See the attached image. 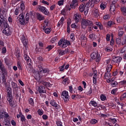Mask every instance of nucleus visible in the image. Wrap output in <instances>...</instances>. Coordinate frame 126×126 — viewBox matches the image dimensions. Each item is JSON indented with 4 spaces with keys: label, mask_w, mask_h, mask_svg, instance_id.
Returning <instances> with one entry per match:
<instances>
[{
    "label": "nucleus",
    "mask_w": 126,
    "mask_h": 126,
    "mask_svg": "<svg viewBox=\"0 0 126 126\" xmlns=\"http://www.w3.org/2000/svg\"><path fill=\"white\" fill-rule=\"evenodd\" d=\"M122 45L124 46V45H126V35L124 36V39H123V41L122 42Z\"/></svg>",
    "instance_id": "obj_64"
},
{
    "label": "nucleus",
    "mask_w": 126,
    "mask_h": 126,
    "mask_svg": "<svg viewBox=\"0 0 126 126\" xmlns=\"http://www.w3.org/2000/svg\"><path fill=\"white\" fill-rule=\"evenodd\" d=\"M42 29L43 31L45 32V33H46V34H50L51 33V32L52 31V29L51 28H46V26H43Z\"/></svg>",
    "instance_id": "obj_24"
},
{
    "label": "nucleus",
    "mask_w": 126,
    "mask_h": 126,
    "mask_svg": "<svg viewBox=\"0 0 126 126\" xmlns=\"http://www.w3.org/2000/svg\"><path fill=\"white\" fill-rule=\"evenodd\" d=\"M21 122H22V123H24V122H26V118H25V116L22 115L21 116Z\"/></svg>",
    "instance_id": "obj_53"
},
{
    "label": "nucleus",
    "mask_w": 126,
    "mask_h": 126,
    "mask_svg": "<svg viewBox=\"0 0 126 126\" xmlns=\"http://www.w3.org/2000/svg\"><path fill=\"white\" fill-rule=\"evenodd\" d=\"M64 66H65V64H63L62 66L59 67L60 71H63L64 70Z\"/></svg>",
    "instance_id": "obj_56"
},
{
    "label": "nucleus",
    "mask_w": 126,
    "mask_h": 126,
    "mask_svg": "<svg viewBox=\"0 0 126 126\" xmlns=\"http://www.w3.org/2000/svg\"><path fill=\"white\" fill-rule=\"evenodd\" d=\"M89 10V6L85 5V4H82L79 7V11L80 12H84L85 15H87Z\"/></svg>",
    "instance_id": "obj_6"
},
{
    "label": "nucleus",
    "mask_w": 126,
    "mask_h": 126,
    "mask_svg": "<svg viewBox=\"0 0 126 126\" xmlns=\"http://www.w3.org/2000/svg\"><path fill=\"white\" fill-rule=\"evenodd\" d=\"M119 84H120V85H124L126 86V80H124L123 81H121L119 82Z\"/></svg>",
    "instance_id": "obj_55"
},
{
    "label": "nucleus",
    "mask_w": 126,
    "mask_h": 126,
    "mask_svg": "<svg viewBox=\"0 0 126 126\" xmlns=\"http://www.w3.org/2000/svg\"><path fill=\"white\" fill-rule=\"evenodd\" d=\"M59 54L60 56H63V55H64V54L65 53H64V51L63 50H59Z\"/></svg>",
    "instance_id": "obj_61"
},
{
    "label": "nucleus",
    "mask_w": 126,
    "mask_h": 126,
    "mask_svg": "<svg viewBox=\"0 0 126 126\" xmlns=\"http://www.w3.org/2000/svg\"><path fill=\"white\" fill-rule=\"evenodd\" d=\"M116 102L117 105H119V106H121V109L123 110L124 107H125L126 106L125 104H124L123 102H120V101L118 99H116Z\"/></svg>",
    "instance_id": "obj_31"
},
{
    "label": "nucleus",
    "mask_w": 126,
    "mask_h": 126,
    "mask_svg": "<svg viewBox=\"0 0 126 126\" xmlns=\"http://www.w3.org/2000/svg\"><path fill=\"white\" fill-rule=\"evenodd\" d=\"M38 67V74L39 76V77H42V76H44V74L45 73H49L50 72V70L47 68H43V66H41V65H37Z\"/></svg>",
    "instance_id": "obj_1"
},
{
    "label": "nucleus",
    "mask_w": 126,
    "mask_h": 126,
    "mask_svg": "<svg viewBox=\"0 0 126 126\" xmlns=\"http://www.w3.org/2000/svg\"><path fill=\"white\" fill-rule=\"evenodd\" d=\"M123 35H124V31H119L118 32V36L119 37H122V36H123Z\"/></svg>",
    "instance_id": "obj_63"
},
{
    "label": "nucleus",
    "mask_w": 126,
    "mask_h": 126,
    "mask_svg": "<svg viewBox=\"0 0 126 126\" xmlns=\"http://www.w3.org/2000/svg\"><path fill=\"white\" fill-rule=\"evenodd\" d=\"M91 58L92 60H95V62L98 63H99L101 61V56L98 51L92 53L91 54Z\"/></svg>",
    "instance_id": "obj_4"
},
{
    "label": "nucleus",
    "mask_w": 126,
    "mask_h": 126,
    "mask_svg": "<svg viewBox=\"0 0 126 126\" xmlns=\"http://www.w3.org/2000/svg\"><path fill=\"white\" fill-rule=\"evenodd\" d=\"M50 104L52 106V107H54L56 109V110H61L62 109V107H61V105H60L59 104L57 103V101L55 100V99H52L50 101Z\"/></svg>",
    "instance_id": "obj_12"
},
{
    "label": "nucleus",
    "mask_w": 126,
    "mask_h": 126,
    "mask_svg": "<svg viewBox=\"0 0 126 126\" xmlns=\"http://www.w3.org/2000/svg\"><path fill=\"white\" fill-rule=\"evenodd\" d=\"M63 122H62L61 120H58L56 121V125L57 126H63Z\"/></svg>",
    "instance_id": "obj_50"
},
{
    "label": "nucleus",
    "mask_w": 126,
    "mask_h": 126,
    "mask_svg": "<svg viewBox=\"0 0 126 126\" xmlns=\"http://www.w3.org/2000/svg\"><path fill=\"white\" fill-rule=\"evenodd\" d=\"M58 45L62 48H66L68 46H71V43L70 41L65 39H61L58 42Z\"/></svg>",
    "instance_id": "obj_3"
},
{
    "label": "nucleus",
    "mask_w": 126,
    "mask_h": 126,
    "mask_svg": "<svg viewBox=\"0 0 126 126\" xmlns=\"http://www.w3.org/2000/svg\"><path fill=\"white\" fill-rule=\"evenodd\" d=\"M115 24H116L115 22L112 21H109L107 23V26H108V27H112V26H114V25H115Z\"/></svg>",
    "instance_id": "obj_33"
},
{
    "label": "nucleus",
    "mask_w": 126,
    "mask_h": 126,
    "mask_svg": "<svg viewBox=\"0 0 126 126\" xmlns=\"http://www.w3.org/2000/svg\"><path fill=\"white\" fill-rule=\"evenodd\" d=\"M29 104L31 105V106H34V99L32 97H30L28 98Z\"/></svg>",
    "instance_id": "obj_34"
},
{
    "label": "nucleus",
    "mask_w": 126,
    "mask_h": 126,
    "mask_svg": "<svg viewBox=\"0 0 126 126\" xmlns=\"http://www.w3.org/2000/svg\"><path fill=\"white\" fill-rule=\"evenodd\" d=\"M6 99L9 102V105L11 108H13L15 105V102H14V100H13V96H9L6 97Z\"/></svg>",
    "instance_id": "obj_16"
},
{
    "label": "nucleus",
    "mask_w": 126,
    "mask_h": 126,
    "mask_svg": "<svg viewBox=\"0 0 126 126\" xmlns=\"http://www.w3.org/2000/svg\"><path fill=\"white\" fill-rule=\"evenodd\" d=\"M48 79H49V78H46L45 79V81H44L43 82V85L46 87H52V86H53V84H50V82H46L48 81Z\"/></svg>",
    "instance_id": "obj_25"
},
{
    "label": "nucleus",
    "mask_w": 126,
    "mask_h": 126,
    "mask_svg": "<svg viewBox=\"0 0 126 126\" xmlns=\"http://www.w3.org/2000/svg\"><path fill=\"white\" fill-rule=\"evenodd\" d=\"M110 38H111V35L110 34H107L106 39V41H107V42L110 41Z\"/></svg>",
    "instance_id": "obj_59"
},
{
    "label": "nucleus",
    "mask_w": 126,
    "mask_h": 126,
    "mask_svg": "<svg viewBox=\"0 0 126 126\" xmlns=\"http://www.w3.org/2000/svg\"><path fill=\"white\" fill-rule=\"evenodd\" d=\"M57 40H58V37L57 36H55L51 39V43H54L55 42L57 41Z\"/></svg>",
    "instance_id": "obj_57"
},
{
    "label": "nucleus",
    "mask_w": 126,
    "mask_h": 126,
    "mask_svg": "<svg viewBox=\"0 0 126 126\" xmlns=\"http://www.w3.org/2000/svg\"><path fill=\"white\" fill-rule=\"evenodd\" d=\"M17 66L18 68L19 69V70H22V65L21 64V62L18 61L17 62Z\"/></svg>",
    "instance_id": "obj_44"
},
{
    "label": "nucleus",
    "mask_w": 126,
    "mask_h": 126,
    "mask_svg": "<svg viewBox=\"0 0 126 126\" xmlns=\"http://www.w3.org/2000/svg\"><path fill=\"white\" fill-rule=\"evenodd\" d=\"M105 51L107 53H111V52H113V49L107 47L105 49Z\"/></svg>",
    "instance_id": "obj_54"
},
{
    "label": "nucleus",
    "mask_w": 126,
    "mask_h": 126,
    "mask_svg": "<svg viewBox=\"0 0 126 126\" xmlns=\"http://www.w3.org/2000/svg\"><path fill=\"white\" fill-rule=\"evenodd\" d=\"M38 63L39 64H41V65H43L42 62L44 61V60L43 59V57H42L41 56H39L38 58Z\"/></svg>",
    "instance_id": "obj_43"
},
{
    "label": "nucleus",
    "mask_w": 126,
    "mask_h": 126,
    "mask_svg": "<svg viewBox=\"0 0 126 126\" xmlns=\"http://www.w3.org/2000/svg\"><path fill=\"white\" fill-rule=\"evenodd\" d=\"M24 9H25V5L24 4V3H22L20 5V10L23 11Z\"/></svg>",
    "instance_id": "obj_51"
},
{
    "label": "nucleus",
    "mask_w": 126,
    "mask_h": 126,
    "mask_svg": "<svg viewBox=\"0 0 126 126\" xmlns=\"http://www.w3.org/2000/svg\"><path fill=\"white\" fill-rule=\"evenodd\" d=\"M64 2V0H60L59 1H58V5L61 6V5H63Z\"/></svg>",
    "instance_id": "obj_52"
},
{
    "label": "nucleus",
    "mask_w": 126,
    "mask_h": 126,
    "mask_svg": "<svg viewBox=\"0 0 126 126\" xmlns=\"http://www.w3.org/2000/svg\"><path fill=\"white\" fill-rule=\"evenodd\" d=\"M70 39L72 40V42H73V41H74V40H75V38L74 37V33H71L70 34Z\"/></svg>",
    "instance_id": "obj_60"
},
{
    "label": "nucleus",
    "mask_w": 126,
    "mask_h": 126,
    "mask_svg": "<svg viewBox=\"0 0 126 126\" xmlns=\"http://www.w3.org/2000/svg\"><path fill=\"white\" fill-rule=\"evenodd\" d=\"M122 60L123 58H122L121 57L112 56V60L111 61V64H115V63H120L122 62Z\"/></svg>",
    "instance_id": "obj_13"
},
{
    "label": "nucleus",
    "mask_w": 126,
    "mask_h": 126,
    "mask_svg": "<svg viewBox=\"0 0 126 126\" xmlns=\"http://www.w3.org/2000/svg\"><path fill=\"white\" fill-rule=\"evenodd\" d=\"M4 61L6 65H8V64H9V58H8V57H6L4 58Z\"/></svg>",
    "instance_id": "obj_40"
},
{
    "label": "nucleus",
    "mask_w": 126,
    "mask_h": 126,
    "mask_svg": "<svg viewBox=\"0 0 126 126\" xmlns=\"http://www.w3.org/2000/svg\"><path fill=\"white\" fill-rule=\"evenodd\" d=\"M94 3H95V2H94L93 1H92V2H88V3H87L88 5H88L89 8V7H94Z\"/></svg>",
    "instance_id": "obj_49"
},
{
    "label": "nucleus",
    "mask_w": 126,
    "mask_h": 126,
    "mask_svg": "<svg viewBox=\"0 0 126 126\" xmlns=\"http://www.w3.org/2000/svg\"><path fill=\"white\" fill-rule=\"evenodd\" d=\"M21 41L26 50L28 48V40L26 39L24 35H22L21 37Z\"/></svg>",
    "instance_id": "obj_15"
},
{
    "label": "nucleus",
    "mask_w": 126,
    "mask_h": 126,
    "mask_svg": "<svg viewBox=\"0 0 126 126\" xmlns=\"http://www.w3.org/2000/svg\"><path fill=\"white\" fill-rule=\"evenodd\" d=\"M1 54H6V47H4L2 48Z\"/></svg>",
    "instance_id": "obj_58"
},
{
    "label": "nucleus",
    "mask_w": 126,
    "mask_h": 126,
    "mask_svg": "<svg viewBox=\"0 0 126 126\" xmlns=\"http://www.w3.org/2000/svg\"><path fill=\"white\" fill-rule=\"evenodd\" d=\"M110 84L112 87H117V86L119 85V83L117 82L116 81H114L111 82V83H110Z\"/></svg>",
    "instance_id": "obj_35"
},
{
    "label": "nucleus",
    "mask_w": 126,
    "mask_h": 126,
    "mask_svg": "<svg viewBox=\"0 0 126 126\" xmlns=\"http://www.w3.org/2000/svg\"><path fill=\"white\" fill-rule=\"evenodd\" d=\"M125 20H126V18L124 16H120L117 18L118 23H123Z\"/></svg>",
    "instance_id": "obj_21"
},
{
    "label": "nucleus",
    "mask_w": 126,
    "mask_h": 126,
    "mask_svg": "<svg viewBox=\"0 0 126 126\" xmlns=\"http://www.w3.org/2000/svg\"><path fill=\"white\" fill-rule=\"evenodd\" d=\"M5 118L6 120H8V118H9V115L8 113L6 112H2L0 113V119Z\"/></svg>",
    "instance_id": "obj_18"
},
{
    "label": "nucleus",
    "mask_w": 126,
    "mask_h": 126,
    "mask_svg": "<svg viewBox=\"0 0 126 126\" xmlns=\"http://www.w3.org/2000/svg\"><path fill=\"white\" fill-rule=\"evenodd\" d=\"M65 8L66 10H71V8H75L74 7H72L71 6V3H70V4H67L66 5Z\"/></svg>",
    "instance_id": "obj_41"
},
{
    "label": "nucleus",
    "mask_w": 126,
    "mask_h": 126,
    "mask_svg": "<svg viewBox=\"0 0 126 126\" xmlns=\"http://www.w3.org/2000/svg\"><path fill=\"white\" fill-rule=\"evenodd\" d=\"M107 4L105 2H102L100 4V8L101 9V10H104L105 8L107 7V5H106Z\"/></svg>",
    "instance_id": "obj_30"
},
{
    "label": "nucleus",
    "mask_w": 126,
    "mask_h": 126,
    "mask_svg": "<svg viewBox=\"0 0 126 126\" xmlns=\"http://www.w3.org/2000/svg\"><path fill=\"white\" fill-rule=\"evenodd\" d=\"M71 6L72 7H76L77 5H78V0H72L70 2Z\"/></svg>",
    "instance_id": "obj_27"
},
{
    "label": "nucleus",
    "mask_w": 126,
    "mask_h": 126,
    "mask_svg": "<svg viewBox=\"0 0 126 126\" xmlns=\"http://www.w3.org/2000/svg\"><path fill=\"white\" fill-rule=\"evenodd\" d=\"M62 97L64 100V101L66 103L69 102V101H70V96H69V94H68V92L67 91H63L62 93Z\"/></svg>",
    "instance_id": "obj_8"
},
{
    "label": "nucleus",
    "mask_w": 126,
    "mask_h": 126,
    "mask_svg": "<svg viewBox=\"0 0 126 126\" xmlns=\"http://www.w3.org/2000/svg\"><path fill=\"white\" fill-rule=\"evenodd\" d=\"M36 16L37 20H38L39 21H42L43 20H45V17L43 15L40 14L38 12L36 13Z\"/></svg>",
    "instance_id": "obj_20"
},
{
    "label": "nucleus",
    "mask_w": 126,
    "mask_h": 126,
    "mask_svg": "<svg viewBox=\"0 0 126 126\" xmlns=\"http://www.w3.org/2000/svg\"><path fill=\"white\" fill-rule=\"evenodd\" d=\"M37 91H38L39 94L41 93L47 94V91H46V88L44 86H40L38 87Z\"/></svg>",
    "instance_id": "obj_17"
},
{
    "label": "nucleus",
    "mask_w": 126,
    "mask_h": 126,
    "mask_svg": "<svg viewBox=\"0 0 126 126\" xmlns=\"http://www.w3.org/2000/svg\"><path fill=\"white\" fill-rule=\"evenodd\" d=\"M93 26V22L92 21L88 20L83 19L81 22V27L83 29H85L87 26Z\"/></svg>",
    "instance_id": "obj_5"
},
{
    "label": "nucleus",
    "mask_w": 126,
    "mask_h": 126,
    "mask_svg": "<svg viewBox=\"0 0 126 126\" xmlns=\"http://www.w3.org/2000/svg\"><path fill=\"white\" fill-rule=\"evenodd\" d=\"M4 29L2 31V33L4 34V35H6V36H10L11 34H12V31L11 30V29H10V27H9V25L8 24V26H4Z\"/></svg>",
    "instance_id": "obj_9"
},
{
    "label": "nucleus",
    "mask_w": 126,
    "mask_h": 126,
    "mask_svg": "<svg viewBox=\"0 0 126 126\" xmlns=\"http://www.w3.org/2000/svg\"><path fill=\"white\" fill-rule=\"evenodd\" d=\"M126 93H125L120 96V100L123 101L124 99H126Z\"/></svg>",
    "instance_id": "obj_46"
},
{
    "label": "nucleus",
    "mask_w": 126,
    "mask_h": 126,
    "mask_svg": "<svg viewBox=\"0 0 126 126\" xmlns=\"http://www.w3.org/2000/svg\"><path fill=\"white\" fill-rule=\"evenodd\" d=\"M11 85L13 92H17V91H18V86L16 83L14 82H11Z\"/></svg>",
    "instance_id": "obj_19"
},
{
    "label": "nucleus",
    "mask_w": 126,
    "mask_h": 126,
    "mask_svg": "<svg viewBox=\"0 0 126 126\" xmlns=\"http://www.w3.org/2000/svg\"><path fill=\"white\" fill-rule=\"evenodd\" d=\"M54 45H48L47 47L45 48L44 51H43L44 54H47V52H50L51 50H53L54 49Z\"/></svg>",
    "instance_id": "obj_23"
},
{
    "label": "nucleus",
    "mask_w": 126,
    "mask_h": 126,
    "mask_svg": "<svg viewBox=\"0 0 126 126\" xmlns=\"http://www.w3.org/2000/svg\"><path fill=\"white\" fill-rule=\"evenodd\" d=\"M11 90L12 89L10 87H8L6 88V92H7V96L6 98L8 97H12V93L11 92Z\"/></svg>",
    "instance_id": "obj_22"
},
{
    "label": "nucleus",
    "mask_w": 126,
    "mask_h": 126,
    "mask_svg": "<svg viewBox=\"0 0 126 126\" xmlns=\"http://www.w3.org/2000/svg\"><path fill=\"white\" fill-rule=\"evenodd\" d=\"M0 26L3 27L4 26H8L7 20L2 15H0Z\"/></svg>",
    "instance_id": "obj_10"
},
{
    "label": "nucleus",
    "mask_w": 126,
    "mask_h": 126,
    "mask_svg": "<svg viewBox=\"0 0 126 126\" xmlns=\"http://www.w3.org/2000/svg\"><path fill=\"white\" fill-rule=\"evenodd\" d=\"M90 105H92L93 107H96V108H99V104L97 103V102L95 100H91L89 102Z\"/></svg>",
    "instance_id": "obj_28"
},
{
    "label": "nucleus",
    "mask_w": 126,
    "mask_h": 126,
    "mask_svg": "<svg viewBox=\"0 0 126 126\" xmlns=\"http://www.w3.org/2000/svg\"><path fill=\"white\" fill-rule=\"evenodd\" d=\"M93 15L95 17H98L99 16V10L95 9L94 11Z\"/></svg>",
    "instance_id": "obj_38"
},
{
    "label": "nucleus",
    "mask_w": 126,
    "mask_h": 126,
    "mask_svg": "<svg viewBox=\"0 0 126 126\" xmlns=\"http://www.w3.org/2000/svg\"><path fill=\"white\" fill-rule=\"evenodd\" d=\"M98 122H99L98 120H96L95 119L93 118L91 119L90 123L91 125H96V124H97Z\"/></svg>",
    "instance_id": "obj_32"
},
{
    "label": "nucleus",
    "mask_w": 126,
    "mask_h": 126,
    "mask_svg": "<svg viewBox=\"0 0 126 126\" xmlns=\"http://www.w3.org/2000/svg\"><path fill=\"white\" fill-rule=\"evenodd\" d=\"M37 8L39 9V11L45 14V15H49L50 12L49 10L47 9L45 7H44L41 5H37Z\"/></svg>",
    "instance_id": "obj_11"
},
{
    "label": "nucleus",
    "mask_w": 126,
    "mask_h": 126,
    "mask_svg": "<svg viewBox=\"0 0 126 126\" xmlns=\"http://www.w3.org/2000/svg\"><path fill=\"white\" fill-rule=\"evenodd\" d=\"M68 80L69 79L68 77L65 78V79H64L62 82L63 84L64 85H65L66 84H68V83H69L68 82Z\"/></svg>",
    "instance_id": "obj_39"
},
{
    "label": "nucleus",
    "mask_w": 126,
    "mask_h": 126,
    "mask_svg": "<svg viewBox=\"0 0 126 126\" xmlns=\"http://www.w3.org/2000/svg\"><path fill=\"white\" fill-rule=\"evenodd\" d=\"M126 46H124V47L121 50V54H124V53H126Z\"/></svg>",
    "instance_id": "obj_62"
},
{
    "label": "nucleus",
    "mask_w": 126,
    "mask_h": 126,
    "mask_svg": "<svg viewBox=\"0 0 126 126\" xmlns=\"http://www.w3.org/2000/svg\"><path fill=\"white\" fill-rule=\"evenodd\" d=\"M25 20H26V22L27 23H28V22H29V20L30 19V15L29 14V13H27V14H26V17H25Z\"/></svg>",
    "instance_id": "obj_36"
},
{
    "label": "nucleus",
    "mask_w": 126,
    "mask_h": 126,
    "mask_svg": "<svg viewBox=\"0 0 126 126\" xmlns=\"http://www.w3.org/2000/svg\"><path fill=\"white\" fill-rule=\"evenodd\" d=\"M112 68H113V65H112V64H108L106 66L104 77H107V78H111V71L112 70Z\"/></svg>",
    "instance_id": "obj_7"
},
{
    "label": "nucleus",
    "mask_w": 126,
    "mask_h": 126,
    "mask_svg": "<svg viewBox=\"0 0 126 126\" xmlns=\"http://www.w3.org/2000/svg\"><path fill=\"white\" fill-rule=\"evenodd\" d=\"M24 58L27 62V63L28 65H32V60L30 59V57L26 54V51L24 50Z\"/></svg>",
    "instance_id": "obj_14"
},
{
    "label": "nucleus",
    "mask_w": 126,
    "mask_h": 126,
    "mask_svg": "<svg viewBox=\"0 0 126 126\" xmlns=\"http://www.w3.org/2000/svg\"><path fill=\"white\" fill-rule=\"evenodd\" d=\"M118 88H115V89H113L112 91H111V94H112V95H116V93H117V92H118Z\"/></svg>",
    "instance_id": "obj_45"
},
{
    "label": "nucleus",
    "mask_w": 126,
    "mask_h": 126,
    "mask_svg": "<svg viewBox=\"0 0 126 126\" xmlns=\"http://www.w3.org/2000/svg\"><path fill=\"white\" fill-rule=\"evenodd\" d=\"M75 16V22L78 23V22H79V20L80 19V17H81V16L79 15V14H75L74 15Z\"/></svg>",
    "instance_id": "obj_29"
},
{
    "label": "nucleus",
    "mask_w": 126,
    "mask_h": 126,
    "mask_svg": "<svg viewBox=\"0 0 126 126\" xmlns=\"http://www.w3.org/2000/svg\"><path fill=\"white\" fill-rule=\"evenodd\" d=\"M100 98L101 101H106L107 100V96L104 94H101Z\"/></svg>",
    "instance_id": "obj_42"
},
{
    "label": "nucleus",
    "mask_w": 126,
    "mask_h": 126,
    "mask_svg": "<svg viewBox=\"0 0 126 126\" xmlns=\"http://www.w3.org/2000/svg\"><path fill=\"white\" fill-rule=\"evenodd\" d=\"M20 12V8H16V9L15 10V15H18L19 14V12Z\"/></svg>",
    "instance_id": "obj_48"
},
{
    "label": "nucleus",
    "mask_w": 126,
    "mask_h": 126,
    "mask_svg": "<svg viewBox=\"0 0 126 126\" xmlns=\"http://www.w3.org/2000/svg\"><path fill=\"white\" fill-rule=\"evenodd\" d=\"M17 22L20 24L21 25H23V26H25L27 23H26V21L25 20V14L23 13H21L17 18Z\"/></svg>",
    "instance_id": "obj_2"
},
{
    "label": "nucleus",
    "mask_w": 126,
    "mask_h": 126,
    "mask_svg": "<svg viewBox=\"0 0 126 126\" xmlns=\"http://www.w3.org/2000/svg\"><path fill=\"white\" fill-rule=\"evenodd\" d=\"M37 113L39 116H43L44 115V110L42 109H38Z\"/></svg>",
    "instance_id": "obj_37"
},
{
    "label": "nucleus",
    "mask_w": 126,
    "mask_h": 126,
    "mask_svg": "<svg viewBox=\"0 0 126 126\" xmlns=\"http://www.w3.org/2000/svg\"><path fill=\"white\" fill-rule=\"evenodd\" d=\"M110 11L111 13H114L116 11V4H114V3L110 5Z\"/></svg>",
    "instance_id": "obj_26"
},
{
    "label": "nucleus",
    "mask_w": 126,
    "mask_h": 126,
    "mask_svg": "<svg viewBox=\"0 0 126 126\" xmlns=\"http://www.w3.org/2000/svg\"><path fill=\"white\" fill-rule=\"evenodd\" d=\"M92 93H93V90H92V87H91L89 91L86 93V94L88 95H90Z\"/></svg>",
    "instance_id": "obj_47"
}]
</instances>
